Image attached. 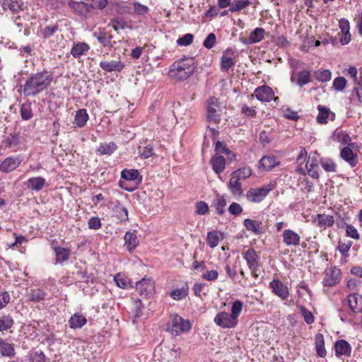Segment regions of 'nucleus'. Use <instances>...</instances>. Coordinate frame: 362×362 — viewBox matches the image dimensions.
I'll list each match as a JSON object with an SVG mask.
<instances>
[{
  "instance_id": "1",
  "label": "nucleus",
  "mask_w": 362,
  "mask_h": 362,
  "mask_svg": "<svg viewBox=\"0 0 362 362\" xmlns=\"http://www.w3.org/2000/svg\"><path fill=\"white\" fill-rule=\"evenodd\" d=\"M53 81V75L42 71L31 74L25 81L23 93L25 96L33 97L46 90Z\"/></svg>"
},
{
  "instance_id": "2",
  "label": "nucleus",
  "mask_w": 362,
  "mask_h": 362,
  "mask_svg": "<svg viewBox=\"0 0 362 362\" xmlns=\"http://www.w3.org/2000/svg\"><path fill=\"white\" fill-rule=\"evenodd\" d=\"M195 69L194 59L191 57H185L175 61L170 66L168 75L176 81H184L194 73Z\"/></svg>"
},
{
  "instance_id": "3",
  "label": "nucleus",
  "mask_w": 362,
  "mask_h": 362,
  "mask_svg": "<svg viewBox=\"0 0 362 362\" xmlns=\"http://www.w3.org/2000/svg\"><path fill=\"white\" fill-rule=\"evenodd\" d=\"M190 329V322L177 314L170 316L166 328L167 331L174 336H178L182 333L188 332Z\"/></svg>"
},
{
  "instance_id": "4",
  "label": "nucleus",
  "mask_w": 362,
  "mask_h": 362,
  "mask_svg": "<svg viewBox=\"0 0 362 362\" xmlns=\"http://www.w3.org/2000/svg\"><path fill=\"white\" fill-rule=\"evenodd\" d=\"M275 186L276 184L272 182L259 188H251L247 192L246 198L251 202H260L275 188Z\"/></svg>"
},
{
  "instance_id": "5",
  "label": "nucleus",
  "mask_w": 362,
  "mask_h": 362,
  "mask_svg": "<svg viewBox=\"0 0 362 362\" xmlns=\"http://www.w3.org/2000/svg\"><path fill=\"white\" fill-rule=\"evenodd\" d=\"M121 178L124 180H119V187L128 192L133 191L134 188L127 187L126 181H134L137 179H139L140 182L141 180L139 171L136 169H124L121 172Z\"/></svg>"
},
{
  "instance_id": "6",
  "label": "nucleus",
  "mask_w": 362,
  "mask_h": 362,
  "mask_svg": "<svg viewBox=\"0 0 362 362\" xmlns=\"http://www.w3.org/2000/svg\"><path fill=\"white\" fill-rule=\"evenodd\" d=\"M214 322L223 329H230L236 327L238 320H235L228 313L220 312L215 316Z\"/></svg>"
},
{
  "instance_id": "7",
  "label": "nucleus",
  "mask_w": 362,
  "mask_h": 362,
  "mask_svg": "<svg viewBox=\"0 0 362 362\" xmlns=\"http://www.w3.org/2000/svg\"><path fill=\"white\" fill-rule=\"evenodd\" d=\"M136 289L140 296L148 297L154 293V282L152 279L144 277L136 283Z\"/></svg>"
},
{
  "instance_id": "8",
  "label": "nucleus",
  "mask_w": 362,
  "mask_h": 362,
  "mask_svg": "<svg viewBox=\"0 0 362 362\" xmlns=\"http://www.w3.org/2000/svg\"><path fill=\"white\" fill-rule=\"evenodd\" d=\"M220 106L218 100L214 97H211L208 100L207 107V118L209 121H213L216 123L220 121Z\"/></svg>"
},
{
  "instance_id": "9",
  "label": "nucleus",
  "mask_w": 362,
  "mask_h": 362,
  "mask_svg": "<svg viewBox=\"0 0 362 362\" xmlns=\"http://www.w3.org/2000/svg\"><path fill=\"white\" fill-rule=\"evenodd\" d=\"M69 6L75 13L84 18L90 17L93 12L89 2L85 0L83 1H71L69 2Z\"/></svg>"
},
{
  "instance_id": "10",
  "label": "nucleus",
  "mask_w": 362,
  "mask_h": 362,
  "mask_svg": "<svg viewBox=\"0 0 362 362\" xmlns=\"http://www.w3.org/2000/svg\"><path fill=\"white\" fill-rule=\"evenodd\" d=\"M320 160L318 159V154L316 152L310 153L306 162V170L308 175L314 179H319L320 175L318 173Z\"/></svg>"
},
{
  "instance_id": "11",
  "label": "nucleus",
  "mask_w": 362,
  "mask_h": 362,
  "mask_svg": "<svg viewBox=\"0 0 362 362\" xmlns=\"http://www.w3.org/2000/svg\"><path fill=\"white\" fill-rule=\"evenodd\" d=\"M243 257L246 260L248 267L250 269L252 275L254 276H257L255 272L259 267V257L257 254L256 251L252 248H250L243 253Z\"/></svg>"
},
{
  "instance_id": "12",
  "label": "nucleus",
  "mask_w": 362,
  "mask_h": 362,
  "mask_svg": "<svg viewBox=\"0 0 362 362\" xmlns=\"http://www.w3.org/2000/svg\"><path fill=\"white\" fill-rule=\"evenodd\" d=\"M269 288L272 292L279 296L282 300H286L289 296L288 286L279 279H274L269 284Z\"/></svg>"
},
{
  "instance_id": "13",
  "label": "nucleus",
  "mask_w": 362,
  "mask_h": 362,
  "mask_svg": "<svg viewBox=\"0 0 362 362\" xmlns=\"http://www.w3.org/2000/svg\"><path fill=\"white\" fill-rule=\"evenodd\" d=\"M254 95L261 102H269L273 98L274 101L279 100L278 97L274 98V93L272 88L266 85L257 88L254 91Z\"/></svg>"
},
{
  "instance_id": "14",
  "label": "nucleus",
  "mask_w": 362,
  "mask_h": 362,
  "mask_svg": "<svg viewBox=\"0 0 362 362\" xmlns=\"http://www.w3.org/2000/svg\"><path fill=\"white\" fill-rule=\"evenodd\" d=\"M93 35L104 47L109 49L116 44L115 41H112V35L107 33L105 28L100 29L98 32L94 33Z\"/></svg>"
},
{
  "instance_id": "15",
  "label": "nucleus",
  "mask_w": 362,
  "mask_h": 362,
  "mask_svg": "<svg viewBox=\"0 0 362 362\" xmlns=\"http://www.w3.org/2000/svg\"><path fill=\"white\" fill-rule=\"evenodd\" d=\"M283 243L287 247H297L300 245V237L295 231L291 229H286L282 233Z\"/></svg>"
},
{
  "instance_id": "16",
  "label": "nucleus",
  "mask_w": 362,
  "mask_h": 362,
  "mask_svg": "<svg viewBox=\"0 0 362 362\" xmlns=\"http://www.w3.org/2000/svg\"><path fill=\"white\" fill-rule=\"evenodd\" d=\"M341 272L337 268H328L326 269L325 275L323 279V284L325 286H333L339 280Z\"/></svg>"
},
{
  "instance_id": "17",
  "label": "nucleus",
  "mask_w": 362,
  "mask_h": 362,
  "mask_svg": "<svg viewBox=\"0 0 362 362\" xmlns=\"http://www.w3.org/2000/svg\"><path fill=\"white\" fill-rule=\"evenodd\" d=\"M237 56L236 51L231 48H228L221 57V69L223 70H228L235 65L234 59Z\"/></svg>"
},
{
  "instance_id": "18",
  "label": "nucleus",
  "mask_w": 362,
  "mask_h": 362,
  "mask_svg": "<svg viewBox=\"0 0 362 362\" xmlns=\"http://www.w3.org/2000/svg\"><path fill=\"white\" fill-rule=\"evenodd\" d=\"M4 11H10L12 13H18L23 10V0H0Z\"/></svg>"
},
{
  "instance_id": "19",
  "label": "nucleus",
  "mask_w": 362,
  "mask_h": 362,
  "mask_svg": "<svg viewBox=\"0 0 362 362\" xmlns=\"http://www.w3.org/2000/svg\"><path fill=\"white\" fill-rule=\"evenodd\" d=\"M313 222L321 230H325L334 225V218L332 215L319 214L315 217Z\"/></svg>"
},
{
  "instance_id": "20",
  "label": "nucleus",
  "mask_w": 362,
  "mask_h": 362,
  "mask_svg": "<svg viewBox=\"0 0 362 362\" xmlns=\"http://www.w3.org/2000/svg\"><path fill=\"white\" fill-rule=\"evenodd\" d=\"M100 67L106 72H119L124 69V65L121 60H103L100 62Z\"/></svg>"
},
{
  "instance_id": "21",
  "label": "nucleus",
  "mask_w": 362,
  "mask_h": 362,
  "mask_svg": "<svg viewBox=\"0 0 362 362\" xmlns=\"http://www.w3.org/2000/svg\"><path fill=\"white\" fill-rule=\"evenodd\" d=\"M351 349L350 344L344 339H339L335 342L334 350L337 357L342 356L349 357L351 354Z\"/></svg>"
},
{
  "instance_id": "22",
  "label": "nucleus",
  "mask_w": 362,
  "mask_h": 362,
  "mask_svg": "<svg viewBox=\"0 0 362 362\" xmlns=\"http://www.w3.org/2000/svg\"><path fill=\"white\" fill-rule=\"evenodd\" d=\"M21 161L20 157H8L1 163L0 170L4 173H10L17 168Z\"/></svg>"
},
{
  "instance_id": "23",
  "label": "nucleus",
  "mask_w": 362,
  "mask_h": 362,
  "mask_svg": "<svg viewBox=\"0 0 362 362\" xmlns=\"http://www.w3.org/2000/svg\"><path fill=\"white\" fill-rule=\"evenodd\" d=\"M240 179L235 176L233 173L230 174V178L228 183V187L231 194L235 197H240L243 194Z\"/></svg>"
},
{
  "instance_id": "24",
  "label": "nucleus",
  "mask_w": 362,
  "mask_h": 362,
  "mask_svg": "<svg viewBox=\"0 0 362 362\" xmlns=\"http://www.w3.org/2000/svg\"><path fill=\"white\" fill-rule=\"evenodd\" d=\"M162 352L161 356L162 362H176L177 351L175 349H170L167 347L163 349L161 346H158L155 349V353Z\"/></svg>"
},
{
  "instance_id": "25",
  "label": "nucleus",
  "mask_w": 362,
  "mask_h": 362,
  "mask_svg": "<svg viewBox=\"0 0 362 362\" xmlns=\"http://www.w3.org/2000/svg\"><path fill=\"white\" fill-rule=\"evenodd\" d=\"M265 30L262 28H256L251 32L249 37L242 39V42L245 45L254 44L260 42L264 39Z\"/></svg>"
},
{
  "instance_id": "26",
  "label": "nucleus",
  "mask_w": 362,
  "mask_h": 362,
  "mask_svg": "<svg viewBox=\"0 0 362 362\" xmlns=\"http://www.w3.org/2000/svg\"><path fill=\"white\" fill-rule=\"evenodd\" d=\"M90 49L88 44L83 42H78L74 43L72 48L71 49L70 54L76 59H79L83 55L86 54Z\"/></svg>"
},
{
  "instance_id": "27",
  "label": "nucleus",
  "mask_w": 362,
  "mask_h": 362,
  "mask_svg": "<svg viewBox=\"0 0 362 362\" xmlns=\"http://www.w3.org/2000/svg\"><path fill=\"white\" fill-rule=\"evenodd\" d=\"M89 119L86 109H79L76 112L73 124L79 128L83 127Z\"/></svg>"
},
{
  "instance_id": "28",
  "label": "nucleus",
  "mask_w": 362,
  "mask_h": 362,
  "mask_svg": "<svg viewBox=\"0 0 362 362\" xmlns=\"http://www.w3.org/2000/svg\"><path fill=\"white\" fill-rule=\"evenodd\" d=\"M213 170L218 175L223 172L226 168V159L222 156H214L210 161Z\"/></svg>"
},
{
  "instance_id": "29",
  "label": "nucleus",
  "mask_w": 362,
  "mask_h": 362,
  "mask_svg": "<svg viewBox=\"0 0 362 362\" xmlns=\"http://www.w3.org/2000/svg\"><path fill=\"white\" fill-rule=\"evenodd\" d=\"M341 157L348 162L351 167H354L358 163L357 155L354 153L353 151L349 147H344L341 151Z\"/></svg>"
},
{
  "instance_id": "30",
  "label": "nucleus",
  "mask_w": 362,
  "mask_h": 362,
  "mask_svg": "<svg viewBox=\"0 0 362 362\" xmlns=\"http://www.w3.org/2000/svg\"><path fill=\"white\" fill-rule=\"evenodd\" d=\"M348 304L350 309L354 313H359L362 311V298L358 297L356 295H349L348 296Z\"/></svg>"
},
{
  "instance_id": "31",
  "label": "nucleus",
  "mask_w": 362,
  "mask_h": 362,
  "mask_svg": "<svg viewBox=\"0 0 362 362\" xmlns=\"http://www.w3.org/2000/svg\"><path fill=\"white\" fill-rule=\"evenodd\" d=\"M315 345L317 356L325 358L327 355V351L325 348V339L322 334L317 333L315 335Z\"/></svg>"
},
{
  "instance_id": "32",
  "label": "nucleus",
  "mask_w": 362,
  "mask_h": 362,
  "mask_svg": "<svg viewBox=\"0 0 362 362\" xmlns=\"http://www.w3.org/2000/svg\"><path fill=\"white\" fill-rule=\"evenodd\" d=\"M54 252L56 255V263L62 264L66 262L71 255L70 250L62 247H55Z\"/></svg>"
},
{
  "instance_id": "33",
  "label": "nucleus",
  "mask_w": 362,
  "mask_h": 362,
  "mask_svg": "<svg viewBox=\"0 0 362 362\" xmlns=\"http://www.w3.org/2000/svg\"><path fill=\"white\" fill-rule=\"evenodd\" d=\"M279 162L277 161L273 156H264L259 160V167L270 170L274 167L277 166Z\"/></svg>"
},
{
  "instance_id": "34",
  "label": "nucleus",
  "mask_w": 362,
  "mask_h": 362,
  "mask_svg": "<svg viewBox=\"0 0 362 362\" xmlns=\"http://www.w3.org/2000/svg\"><path fill=\"white\" fill-rule=\"evenodd\" d=\"M117 148V146L113 141L110 143H104L101 144L100 146L96 150V152L99 155H111L112 154L116 149Z\"/></svg>"
},
{
  "instance_id": "35",
  "label": "nucleus",
  "mask_w": 362,
  "mask_h": 362,
  "mask_svg": "<svg viewBox=\"0 0 362 362\" xmlns=\"http://www.w3.org/2000/svg\"><path fill=\"white\" fill-rule=\"evenodd\" d=\"M221 238H223L221 233L217 230L210 231L207 233L206 243L210 247L214 248L218 245Z\"/></svg>"
},
{
  "instance_id": "36",
  "label": "nucleus",
  "mask_w": 362,
  "mask_h": 362,
  "mask_svg": "<svg viewBox=\"0 0 362 362\" xmlns=\"http://www.w3.org/2000/svg\"><path fill=\"white\" fill-rule=\"evenodd\" d=\"M125 245L129 251H132L138 245L139 241L136 235L132 232H127L124 237Z\"/></svg>"
},
{
  "instance_id": "37",
  "label": "nucleus",
  "mask_w": 362,
  "mask_h": 362,
  "mask_svg": "<svg viewBox=\"0 0 362 362\" xmlns=\"http://www.w3.org/2000/svg\"><path fill=\"white\" fill-rule=\"evenodd\" d=\"M87 322L84 316L81 314H74L69 320L70 327L72 329H78L82 327Z\"/></svg>"
},
{
  "instance_id": "38",
  "label": "nucleus",
  "mask_w": 362,
  "mask_h": 362,
  "mask_svg": "<svg viewBox=\"0 0 362 362\" xmlns=\"http://www.w3.org/2000/svg\"><path fill=\"white\" fill-rule=\"evenodd\" d=\"M0 353L3 356L12 357L15 355L13 345L5 340L0 339Z\"/></svg>"
},
{
  "instance_id": "39",
  "label": "nucleus",
  "mask_w": 362,
  "mask_h": 362,
  "mask_svg": "<svg viewBox=\"0 0 362 362\" xmlns=\"http://www.w3.org/2000/svg\"><path fill=\"white\" fill-rule=\"evenodd\" d=\"M45 184V180L42 177H32L28 180V186L32 190L40 191Z\"/></svg>"
},
{
  "instance_id": "40",
  "label": "nucleus",
  "mask_w": 362,
  "mask_h": 362,
  "mask_svg": "<svg viewBox=\"0 0 362 362\" xmlns=\"http://www.w3.org/2000/svg\"><path fill=\"white\" fill-rule=\"evenodd\" d=\"M108 26H111L113 30L118 32L119 30H124L127 28L132 29V26H129L127 23L122 18H115L111 19Z\"/></svg>"
},
{
  "instance_id": "41",
  "label": "nucleus",
  "mask_w": 362,
  "mask_h": 362,
  "mask_svg": "<svg viewBox=\"0 0 362 362\" xmlns=\"http://www.w3.org/2000/svg\"><path fill=\"white\" fill-rule=\"evenodd\" d=\"M46 296L45 292L40 288H33L28 293L29 300L34 302H40L45 299Z\"/></svg>"
},
{
  "instance_id": "42",
  "label": "nucleus",
  "mask_w": 362,
  "mask_h": 362,
  "mask_svg": "<svg viewBox=\"0 0 362 362\" xmlns=\"http://www.w3.org/2000/svg\"><path fill=\"white\" fill-rule=\"evenodd\" d=\"M262 223L259 221H255L250 218H246L244 221V226L246 228L255 233V234H259L261 233L260 226Z\"/></svg>"
},
{
  "instance_id": "43",
  "label": "nucleus",
  "mask_w": 362,
  "mask_h": 362,
  "mask_svg": "<svg viewBox=\"0 0 362 362\" xmlns=\"http://www.w3.org/2000/svg\"><path fill=\"white\" fill-rule=\"evenodd\" d=\"M322 168L327 172H336L337 165L333 160L328 158H322L320 160Z\"/></svg>"
},
{
  "instance_id": "44",
  "label": "nucleus",
  "mask_w": 362,
  "mask_h": 362,
  "mask_svg": "<svg viewBox=\"0 0 362 362\" xmlns=\"http://www.w3.org/2000/svg\"><path fill=\"white\" fill-rule=\"evenodd\" d=\"M114 211L117 214V216L121 222L129 220L127 209L122 206L120 204L118 203L115 206Z\"/></svg>"
},
{
  "instance_id": "45",
  "label": "nucleus",
  "mask_w": 362,
  "mask_h": 362,
  "mask_svg": "<svg viewBox=\"0 0 362 362\" xmlns=\"http://www.w3.org/2000/svg\"><path fill=\"white\" fill-rule=\"evenodd\" d=\"M317 109L319 110V114L317 117V121L320 124H327L328 117L330 114L329 109L321 105H318Z\"/></svg>"
},
{
  "instance_id": "46",
  "label": "nucleus",
  "mask_w": 362,
  "mask_h": 362,
  "mask_svg": "<svg viewBox=\"0 0 362 362\" xmlns=\"http://www.w3.org/2000/svg\"><path fill=\"white\" fill-rule=\"evenodd\" d=\"M188 286L185 284L181 288L175 289L170 293V296L176 300H181L188 295Z\"/></svg>"
},
{
  "instance_id": "47",
  "label": "nucleus",
  "mask_w": 362,
  "mask_h": 362,
  "mask_svg": "<svg viewBox=\"0 0 362 362\" xmlns=\"http://www.w3.org/2000/svg\"><path fill=\"white\" fill-rule=\"evenodd\" d=\"M249 4V0H233L228 10L231 12H238L247 7Z\"/></svg>"
},
{
  "instance_id": "48",
  "label": "nucleus",
  "mask_w": 362,
  "mask_h": 362,
  "mask_svg": "<svg viewBox=\"0 0 362 362\" xmlns=\"http://www.w3.org/2000/svg\"><path fill=\"white\" fill-rule=\"evenodd\" d=\"M21 116L23 119L28 120L33 116L31 105L30 103H23L21 107Z\"/></svg>"
},
{
  "instance_id": "49",
  "label": "nucleus",
  "mask_w": 362,
  "mask_h": 362,
  "mask_svg": "<svg viewBox=\"0 0 362 362\" xmlns=\"http://www.w3.org/2000/svg\"><path fill=\"white\" fill-rule=\"evenodd\" d=\"M233 173L240 180H245L252 175V170L250 167L245 166L233 171Z\"/></svg>"
},
{
  "instance_id": "50",
  "label": "nucleus",
  "mask_w": 362,
  "mask_h": 362,
  "mask_svg": "<svg viewBox=\"0 0 362 362\" xmlns=\"http://www.w3.org/2000/svg\"><path fill=\"white\" fill-rule=\"evenodd\" d=\"M315 78L321 82L329 81L332 78V73L329 70H317L315 72Z\"/></svg>"
},
{
  "instance_id": "51",
  "label": "nucleus",
  "mask_w": 362,
  "mask_h": 362,
  "mask_svg": "<svg viewBox=\"0 0 362 362\" xmlns=\"http://www.w3.org/2000/svg\"><path fill=\"white\" fill-rule=\"evenodd\" d=\"M243 308V303L239 300L233 302L231 307V313H230L235 320H238Z\"/></svg>"
},
{
  "instance_id": "52",
  "label": "nucleus",
  "mask_w": 362,
  "mask_h": 362,
  "mask_svg": "<svg viewBox=\"0 0 362 362\" xmlns=\"http://www.w3.org/2000/svg\"><path fill=\"white\" fill-rule=\"evenodd\" d=\"M130 5H132L134 13L139 16H143L147 13L149 11L148 6L143 5L139 2L134 1L132 3H129Z\"/></svg>"
},
{
  "instance_id": "53",
  "label": "nucleus",
  "mask_w": 362,
  "mask_h": 362,
  "mask_svg": "<svg viewBox=\"0 0 362 362\" xmlns=\"http://www.w3.org/2000/svg\"><path fill=\"white\" fill-rule=\"evenodd\" d=\"M13 325V320L9 315L0 317V332L7 330Z\"/></svg>"
},
{
  "instance_id": "54",
  "label": "nucleus",
  "mask_w": 362,
  "mask_h": 362,
  "mask_svg": "<svg viewBox=\"0 0 362 362\" xmlns=\"http://www.w3.org/2000/svg\"><path fill=\"white\" fill-rule=\"evenodd\" d=\"M218 214L221 215L224 212L226 206V200L223 197L218 196L213 203Z\"/></svg>"
},
{
  "instance_id": "55",
  "label": "nucleus",
  "mask_w": 362,
  "mask_h": 362,
  "mask_svg": "<svg viewBox=\"0 0 362 362\" xmlns=\"http://www.w3.org/2000/svg\"><path fill=\"white\" fill-rule=\"evenodd\" d=\"M139 153L141 158L146 159L153 155V148L151 144H148L144 147L139 146Z\"/></svg>"
},
{
  "instance_id": "56",
  "label": "nucleus",
  "mask_w": 362,
  "mask_h": 362,
  "mask_svg": "<svg viewBox=\"0 0 362 362\" xmlns=\"http://www.w3.org/2000/svg\"><path fill=\"white\" fill-rule=\"evenodd\" d=\"M310 81V74L308 71L303 70L298 74V84L303 86Z\"/></svg>"
},
{
  "instance_id": "57",
  "label": "nucleus",
  "mask_w": 362,
  "mask_h": 362,
  "mask_svg": "<svg viewBox=\"0 0 362 362\" xmlns=\"http://www.w3.org/2000/svg\"><path fill=\"white\" fill-rule=\"evenodd\" d=\"M300 310L302 316L303 317L305 322L307 324L310 325V324H312L314 322L315 317H314L313 313L310 310H308L303 306H300Z\"/></svg>"
},
{
  "instance_id": "58",
  "label": "nucleus",
  "mask_w": 362,
  "mask_h": 362,
  "mask_svg": "<svg viewBox=\"0 0 362 362\" xmlns=\"http://www.w3.org/2000/svg\"><path fill=\"white\" fill-rule=\"evenodd\" d=\"M346 84V80L344 77H337L333 81V88L337 91L343 90Z\"/></svg>"
},
{
  "instance_id": "59",
  "label": "nucleus",
  "mask_w": 362,
  "mask_h": 362,
  "mask_svg": "<svg viewBox=\"0 0 362 362\" xmlns=\"http://www.w3.org/2000/svg\"><path fill=\"white\" fill-rule=\"evenodd\" d=\"M194 39V36L192 34L187 33L180 37L177 40V45L180 46H188L192 43Z\"/></svg>"
},
{
  "instance_id": "60",
  "label": "nucleus",
  "mask_w": 362,
  "mask_h": 362,
  "mask_svg": "<svg viewBox=\"0 0 362 362\" xmlns=\"http://www.w3.org/2000/svg\"><path fill=\"white\" fill-rule=\"evenodd\" d=\"M216 42V37L214 33H211L208 35L206 38L204 40L203 45L206 49H210L212 47H214Z\"/></svg>"
},
{
  "instance_id": "61",
  "label": "nucleus",
  "mask_w": 362,
  "mask_h": 362,
  "mask_svg": "<svg viewBox=\"0 0 362 362\" xmlns=\"http://www.w3.org/2000/svg\"><path fill=\"white\" fill-rule=\"evenodd\" d=\"M202 277L205 280L214 281L218 279V272L217 270L215 269L207 270L202 274Z\"/></svg>"
},
{
  "instance_id": "62",
  "label": "nucleus",
  "mask_w": 362,
  "mask_h": 362,
  "mask_svg": "<svg viewBox=\"0 0 362 362\" xmlns=\"http://www.w3.org/2000/svg\"><path fill=\"white\" fill-rule=\"evenodd\" d=\"M114 280L116 282L117 286L122 288H126L129 284L127 279L124 277L120 274H116L115 276Z\"/></svg>"
},
{
  "instance_id": "63",
  "label": "nucleus",
  "mask_w": 362,
  "mask_h": 362,
  "mask_svg": "<svg viewBox=\"0 0 362 362\" xmlns=\"http://www.w3.org/2000/svg\"><path fill=\"white\" fill-rule=\"evenodd\" d=\"M59 29L58 25L46 26L42 31L45 38H48L54 34Z\"/></svg>"
},
{
  "instance_id": "64",
  "label": "nucleus",
  "mask_w": 362,
  "mask_h": 362,
  "mask_svg": "<svg viewBox=\"0 0 362 362\" xmlns=\"http://www.w3.org/2000/svg\"><path fill=\"white\" fill-rule=\"evenodd\" d=\"M243 207L236 202H233L228 207V211L233 215H239L243 212Z\"/></svg>"
}]
</instances>
